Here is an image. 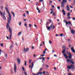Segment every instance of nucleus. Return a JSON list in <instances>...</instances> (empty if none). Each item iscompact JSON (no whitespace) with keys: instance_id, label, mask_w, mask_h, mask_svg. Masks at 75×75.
<instances>
[{"instance_id":"52","label":"nucleus","mask_w":75,"mask_h":75,"mask_svg":"<svg viewBox=\"0 0 75 75\" xmlns=\"http://www.w3.org/2000/svg\"><path fill=\"white\" fill-rule=\"evenodd\" d=\"M40 56H41L42 57H44V56H45V55L44 54L42 55H41Z\"/></svg>"},{"instance_id":"22","label":"nucleus","mask_w":75,"mask_h":75,"mask_svg":"<svg viewBox=\"0 0 75 75\" xmlns=\"http://www.w3.org/2000/svg\"><path fill=\"white\" fill-rule=\"evenodd\" d=\"M3 17L4 20H6V17H5V16H4V15H3Z\"/></svg>"},{"instance_id":"49","label":"nucleus","mask_w":75,"mask_h":75,"mask_svg":"<svg viewBox=\"0 0 75 75\" xmlns=\"http://www.w3.org/2000/svg\"><path fill=\"white\" fill-rule=\"evenodd\" d=\"M36 8L37 10H38V11H39V8Z\"/></svg>"},{"instance_id":"15","label":"nucleus","mask_w":75,"mask_h":75,"mask_svg":"<svg viewBox=\"0 0 75 75\" xmlns=\"http://www.w3.org/2000/svg\"><path fill=\"white\" fill-rule=\"evenodd\" d=\"M67 0H62V1L61 2L62 3H67Z\"/></svg>"},{"instance_id":"36","label":"nucleus","mask_w":75,"mask_h":75,"mask_svg":"<svg viewBox=\"0 0 75 75\" xmlns=\"http://www.w3.org/2000/svg\"><path fill=\"white\" fill-rule=\"evenodd\" d=\"M19 25H21V22H19Z\"/></svg>"},{"instance_id":"44","label":"nucleus","mask_w":75,"mask_h":75,"mask_svg":"<svg viewBox=\"0 0 75 75\" xmlns=\"http://www.w3.org/2000/svg\"><path fill=\"white\" fill-rule=\"evenodd\" d=\"M45 52H45V51H43V53L44 54H45Z\"/></svg>"},{"instance_id":"64","label":"nucleus","mask_w":75,"mask_h":75,"mask_svg":"<svg viewBox=\"0 0 75 75\" xmlns=\"http://www.w3.org/2000/svg\"><path fill=\"white\" fill-rule=\"evenodd\" d=\"M33 57H35V54H34L33 55Z\"/></svg>"},{"instance_id":"12","label":"nucleus","mask_w":75,"mask_h":75,"mask_svg":"<svg viewBox=\"0 0 75 75\" xmlns=\"http://www.w3.org/2000/svg\"><path fill=\"white\" fill-rule=\"evenodd\" d=\"M29 50V48H28L25 50H23V51H25V52H27V51H28Z\"/></svg>"},{"instance_id":"21","label":"nucleus","mask_w":75,"mask_h":75,"mask_svg":"<svg viewBox=\"0 0 75 75\" xmlns=\"http://www.w3.org/2000/svg\"><path fill=\"white\" fill-rule=\"evenodd\" d=\"M11 13L13 14V17H15V14L13 12V11H11Z\"/></svg>"},{"instance_id":"55","label":"nucleus","mask_w":75,"mask_h":75,"mask_svg":"<svg viewBox=\"0 0 75 75\" xmlns=\"http://www.w3.org/2000/svg\"><path fill=\"white\" fill-rule=\"evenodd\" d=\"M38 39V38H37L35 40V41H36V42H37V39Z\"/></svg>"},{"instance_id":"34","label":"nucleus","mask_w":75,"mask_h":75,"mask_svg":"<svg viewBox=\"0 0 75 75\" xmlns=\"http://www.w3.org/2000/svg\"><path fill=\"white\" fill-rule=\"evenodd\" d=\"M49 42L50 44H52V42L51 41H49Z\"/></svg>"},{"instance_id":"29","label":"nucleus","mask_w":75,"mask_h":75,"mask_svg":"<svg viewBox=\"0 0 75 75\" xmlns=\"http://www.w3.org/2000/svg\"><path fill=\"white\" fill-rule=\"evenodd\" d=\"M31 61H32V60L29 59V64H31Z\"/></svg>"},{"instance_id":"38","label":"nucleus","mask_w":75,"mask_h":75,"mask_svg":"<svg viewBox=\"0 0 75 75\" xmlns=\"http://www.w3.org/2000/svg\"><path fill=\"white\" fill-rule=\"evenodd\" d=\"M12 47H13V45H12L10 47V49H11L12 48Z\"/></svg>"},{"instance_id":"39","label":"nucleus","mask_w":75,"mask_h":75,"mask_svg":"<svg viewBox=\"0 0 75 75\" xmlns=\"http://www.w3.org/2000/svg\"><path fill=\"white\" fill-rule=\"evenodd\" d=\"M29 27H31V24H29Z\"/></svg>"},{"instance_id":"60","label":"nucleus","mask_w":75,"mask_h":75,"mask_svg":"<svg viewBox=\"0 0 75 75\" xmlns=\"http://www.w3.org/2000/svg\"><path fill=\"white\" fill-rule=\"evenodd\" d=\"M34 46H33L32 47V49H34Z\"/></svg>"},{"instance_id":"63","label":"nucleus","mask_w":75,"mask_h":75,"mask_svg":"<svg viewBox=\"0 0 75 75\" xmlns=\"http://www.w3.org/2000/svg\"><path fill=\"white\" fill-rule=\"evenodd\" d=\"M26 13H27L28 14V13H29V12H28V11H27L26 12Z\"/></svg>"},{"instance_id":"7","label":"nucleus","mask_w":75,"mask_h":75,"mask_svg":"<svg viewBox=\"0 0 75 75\" xmlns=\"http://www.w3.org/2000/svg\"><path fill=\"white\" fill-rule=\"evenodd\" d=\"M42 75V72H40V71H39L38 73L36 74H35L34 73H33V75Z\"/></svg>"},{"instance_id":"47","label":"nucleus","mask_w":75,"mask_h":75,"mask_svg":"<svg viewBox=\"0 0 75 75\" xmlns=\"http://www.w3.org/2000/svg\"><path fill=\"white\" fill-rule=\"evenodd\" d=\"M60 36H63V34H61L60 35Z\"/></svg>"},{"instance_id":"56","label":"nucleus","mask_w":75,"mask_h":75,"mask_svg":"<svg viewBox=\"0 0 75 75\" xmlns=\"http://www.w3.org/2000/svg\"><path fill=\"white\" fill-rule=\"evenodd\" d=\"M42 42H43V45H45V42H44V41H43Z\"/></svg>"},{"instance_id":"28","label":"nucleus","mask_w":75,"mask_h":75,"mask_svg":"<svg viewBox=\"0 0 75 75\" xmlns=\"http://www.w3.org/2000/svg\"><path fill=\"white\" fill-rule=\"evenodd\" d=\"M58 10H60V6H59L57 7Z\"/></svg>"},{"instance_id":"5","label":"nucleus","mask_w":75,"mask_h":75,"mask_svg":"<svg viewBox=\"0 0 75 75\" xmlns=\"http://www.w3.org/2000/svg\"><path fill=\"white\" fill-rule=\"evenodd\" d=\"M67 61L68 62H70L72 64H74V62L73 61V60L72 59L70 60L69 59H67Z\"/></svg>"},{"instance_id":"27","label":"nucleus","mask_w":75,"mask_h":75,"mask_svg":"<svg viewBox=\"0 0 75 75\" xmlns=\"http://www.w3.org/2000/svg\"><path fill=\"white\" fill-rule=\"evenodd\" d=\"M42 71V68H41L39 70V71Z\"/></svg>"},{"instance_id":"59","label":"nucleus","mask_w":75,"mask_h":75,"mask_svg":"<svg viewBox=\"0 0 75 75\" xmlns=\"http://www.w3.org/2000/svg\"><path fill=\"white\" fill-rule=\"evenodd\" d=\"M68 23H69V24H70V25H71V23L70 22H69Z\"/></svg>"},{"instance_id":"30","label":"nucleus","mask_w":75,"mask_h":75,"mask_svg":"<svg viewBox=\"0 0 75 75\" xmlns=\"http://www.w3.org/2000/svg\"><path fill=\"white\" fill-rule=\"evenodd\" d=\"M22 69L24 71H25V69H24V67H22Z\"/></svg>"},{"instance_id":"43","label":"nucleus","mask_w":75,"mask_h":75,"mask_svg":"<svg viewBox=\"0 0 75 75\" xmlns=\"http://www.w3.org/2000/svg\"><path fill=\"white\" fill-rule=\"evenodd\" d=\"M1 47H3V43H2L1 44Z\"/></svg>"},{"instance_id":"53","label":"nucleus","mask_w":75,"mask_h":75,"mask_svg":"<svg viewBox=\"0 0 75 75\" xmlns=\"http://www.w3.org/2000/svg\"><path fill=\"white\" fill-rule=\"evenodd\" d=\"M24 25H25V27H26V26H27V24H24Z\"/></svg>"},{"instance_id":"61","label":"nucleus","mask_w":75,"mask_h":75,"mask_svg":"<svg viewBox=\"0 0 75 75\" xmlns=\"http://www.w3.org/2000/svg\"><path fill=\"white\" fill-rule=\"evenodd\" d=\"M38 2H36V6H37L38 4Z\"/></svg>"},{"instance_id":"58","label":"nucleus","mask_w":75,"mask_h":75,"mask_svg":"<svg viewBox=\"0 0 75 75\" xmlns=\"http://www.w3.org/2000/svg\"><path fill=\"white\" fill-rule=\"evenodd\" d=\"M7 38V40H9V38H8V37H6Z\"/></svg>"},{"instance_id":"14","label":"nucleus","mask_w":75,"mask_h":75,"mask_svg":"<svg viewBox=\"0 0 75 75\" xmlns=\"http://www.w3.org/2000/svg\"><path fill=\"white\" fill-rule=\"evenodd\" d=\"M10 20H11V19H9V18H8V24L10 23Z\"/></svg>"},{"instance_id":"37","label":"nucleus","mask_w":75,"mask_h":75,"mask_svg":"<svg viewBox=\"0 0 75 75\" xmlns=\"http://www.w3.org/2000/svg\"><path fill=\"white\" fill-rule=\"evenodd\" d=\"M43 0H39V2H42V1H43Z\"/></svg>"},{"instance_id":"54","label":"nucleus","mask_w":75,"mask_h":75,"mask_svg":"<svg viewBox=\"0 0 75 75\" xmlns=\"http://www.w3.org/2000/svg\"><path fill=\"white\" fill-rule=\"evenodd\" d=\"M69 29L70 30H71V27L70 26H69Z\"/></svg>"},{"instance_id":"8","label":"nucleus","mask_w":75,"mask_h":75,"mask_svg":"<svg viewBox=\"0 0 75 75\" xmlns=\"http://www.w3.org/2000/svg\"><path fill=\"white\" fill-rule=\"evenodd\" d=\"M61 8H63L64 7V3H63L62 2H61Z\"/></svg>"},{"instance_id":"32","label":"nucleus","mask_w":75,"mask_h":75,"mask_svg":"<svg viewBox=\"0 0 75 75\" xmlns=\"http://www.w3.org/2000/svg\"><path fill=\"white\" fill-rule=\"evenodd\" d=\"M24 74L25 75H27V73L26 71H25L24 72Z\"/></svg>"},{"instance_id":"31","label":"nucleus","mask_w":75,"mask_h":75,"mask_svg":"<svg viewBox=\"0 0 75 75\" xmlns=\"http://www.w3.org/2000/svg\"><path fill=\"white\" fill-rule=\"evenodd\" d=\"M11 73L12 74H13V70L11 69Z\"/></svg>"},{"instance_id":"9","label":"nucleus","mask_w":75,"mask_h":75,"mask_svg":"<svg viewBox=\"0 0 75 75\" xmlns=\"http://www.w3.org/2000/svg\"><path fill=\"white\" fill-rule=\"evenodd\" d=\"M69 57H68V58H69V59H71L72 58V55H71V53H69Z\"/></svg>"},{"instance_id":"2","label":"nucleus","mask_w":75,"mask_h":75,"mask_svg":"<svg viewBox=\"0 0 75 75\" xmlns=\"http://www.w3.org/2000/svg\"><path fill=\"white\" fill-rule=\"evenodd\" d=\"M8 29L9 31V32L11 33V34H12V30H11V28L10 26H9V24H8V23H7L6 24V28L7 29H8Z\"/></svg>"},{"instance_id":"23","label":"nucleus","mask_w":75,"mask_h":75,"mask_svg":"<svg viewBox=\"0 0 75 75\" xmlns=\"http://www.w3.org/2000/svg\"><path fill=\"white\" fill-rule=\"evenodd\" d=\"M21 32H19L18 34V36H20L21 35Z\"/></svg>"},{"instance_id":"4","label":"nucleus","mask_w":75,"mask_h":75,"mask_svg":"<svg viewBox=\"0 0 75 75\" xmlns=\"http://www.w3.org/2000/svg\"><path fill=\"white\" fill-rule=\"evenodd\" d=\"M52 27H53V28L52 29V30H54V29L55 28V26H54V25H52V24L50 25V27L49 26H47V27H46L47 28V30H50V28H52Z\"/></svg>"},{"instance_id":"11","label":"nucleus","mask_w":75,"mask_h":75,"mask_svg":"<svg viewBox=\"0 0 75 75\" xmlns=\"http://www.w3.org/2000/svg\"><path fill=\"white\" fill-rule=\"evenodd\" d=\"M66 8H67V10L68 11H69V10H69V5H67V6L66 7Z\"/></svg>"},{"instance_id":"57","label":"nucleus","mask_w":75,"mask_h":75,"mask_svg":"<svg viewBox=\"0 0 75 75\" xmlns=\"http://www.w3.org/2000/svg\"><path fill=\"white\" fill-rule=\"evenodd\" d=\"M64 22L65 23H66L67 22V21H66V20H64Z\"/></svg>"},{"instance_id":"26","label":"nucleus","mask_w":75,"mask_h":75,"mask_svg":"<svg viewBox=\"0 0 75 75\" xmlns=\"http://www.w3.org/2000/svg\"><path fill=\"white\" fill-rule=\"evenodd\" d=\"M70 12H69L68 13L67 16H70Z\"/></svg>"},{"instance_id":"1","label":"nucleus","mask_w":75,"mask_h":75,"mask_svg":"<svg viewBox=\"0 0 75 75\" xmlns=\"http://www.w3.org/2000/svg\"><path fill=\"white\" fill-rule=\"evenodd\" d=\"M62 49L63 50L62 51V53L63 54V55L64 57H66V59H68V56H67V54L65 53V50H66V47L64 46H63L62 47Z\"/></svg>"},{"instance_id":"48","label":"nucleus","mask_w":75,"mask_h":75,"mask_svg":"<svg viewBox=\"0 0 75 75\" xmlns=\"http://www.w3.org/2000/svg\"><path fill=\"white\" fill-rule=\"evenodd\" d=\"M38 11V13H41V11H40V10H39V11Z\"/></svg>"},{"instance_id":"46","label":"nucleus","mask_w":75,"mask_h":75,"mask_svg":"<svg viewBox=\"0 0 75 75\" xmlns=\"http://www.w3.org/2000/svg\"><path fill=\"white\" fill-rule=\"evenodd\" d=\"M67 54H69H69H70V53H69V52H68V51H67Z\"/></svg>"},{"instance_id":"40","label":"nucleus","mask_w":75,"mask_h":75,"mask_svg":"<svg viewBox=\"0 0 75 75\" xmlns=\"http://www.w3.org/2000/svg\"><path fill=\"white\" fill-rule=\"evenodd\" d=\"M49 22H51V19H49Z\"/></svg>"},{"instance_id":"51","label":"nucleus","mask_w":75,"mask_h":75,"mask_svg":"<svg viewBox=\"0 0 75 75\" xmlns=\"http://www.w3.org/2000/svg\"><path fill=\"white\" fill-rule=\"evenodd\" d=\"M43 74H45V71H44L43 72Z\"/></svg>"},{"instance_id":"19","label":"nucleus","mask_w":75,"mask_h":75,"mask_svg":"<svg viewBox=\"0 0 75 75\" xmlns=\"http://www.w3.org/2000/svg\"><path fill=\"white\" fill-rule=\"evenodd\" d=\"M31 64H32V66L31 67V69H32L33 68V66H34V62H32L31 63Z\"/></svg>"},{"instance_id":"10","label":"nucleus","mask_w":75,"mask_h":75,"mask_svg":"<svg viewBox=\"0 0 75 75\" xmlns=\"http://www.w3.org/2000/svg\"><path fill=\"white\" fill-rule=\"evenodd\" d=\"M71 50L72 52H73V53H75V50H74V47H71Z\"/></svg>"},{"instance_id":"35","label":"nucleus","mask_w":75,"mask_h":75,"mask_svg":"<svg viewBox=\"0 0 75 75\" xmlns=\"http://www.w3.org/2000/svg\"><path fill=\"white\" fill-rule=\"evenodd\" d=\"M5 15H6V12L5 11L4 12V14H3V16H5Z\"/></svg>"},{"instance_id":"45","label":"nucleus","mask_w":75,"mask_h":75,"mask_svg":"<svg viewBox=\"0 0 75 75\" xmlns=\"http://www.w3.org/2000/svg\"><path fill=\"white\" fill-rule=\"evenodd\" d=\"M23 16H24V17H26V16H25V13L23 14Z\"/></svg>"},{"instance_id":"33","label":"nucleus","mask_w":75,"mask_h":75,"mask_svg":"<svg viewBox=\"0 0 75 75\" xmlns=\"http://www.w3.org/2000/svg\"><path fill=\"white\" fill-rule=\"evenodd\" d=\"M67 68H68L69 69H71V67L70 66L68 67Z\"/></svg>"},{"instance_id":"41","label":"nucleus","mask_w":75,"mask_h":75,"mask_svg":"<svg viewBox=\"0 0 75 75\" xmlns=\"http://www.w3.org/2000/svg\"><path fill=\"white\" fill-rule=\"evenodd\" d=\"M50 11H51V12H53V11H54V10H53V9H51L50 10Z\"/></svg>"},{"instance_id":"13","label":"nucleus","mask_w":75,"mask_h":75,"mask_svg":"<svg viewBox=\"0 0 75 75\" xmlns=\"http://www.w3.org/2000/svg\"><path fill=\"white\" fill-rule=\"evenodd\" d=\"M71 68H72L73 69H75V66L74 65H71Z\"/></svg>"},{"instance_id":"17","label":"nucleus","mask_w":75,"mask_h":75,"mask_svg":"<svg viewBox=\"0 0 75 75\" xmlns=\"http://www.w3.org/2000/svg\"><path fill=\"white\" fill-rule=\"evenodd\" d=\"M71 34H74L75 33V31H74V30H72L71 31Z\"/></svg>"},{"instance_id":"18","label":"nucleus","mask_w":75,"mask_h":75,"mask_svg":"<svg viewBox=\"0 0 75 75\" xmlns=\"http://www.w3.org/2000/svg\"><path fill=\"white\" fill-rule=\"evenodd\" d=\"M62 12L63 13V15H64V16H65V15L66 14V13H65V11H64V10H62Z\"/></svg>"},{"instance_id":"50","label":"nucleus","mask_w":75,"mask_h":75,"mask_svg":"<svg viewBox=\"0 0 75 75\" xmlns=\"http://www.w3.org/2000/svg\"><path fill=\"white\" fill-rule=\"evenodd\" d=\"M72 20H75V18L74 17L72 18Z\"/></svg>"},{"instance_id":"62","label":"nucleus","mask_w":75,"mask_h":75,"mask_svg":"<svg viewBox=\"0 0 75 75\" xmlns=\"http://www.w3.org/2000/svg\"><path fill=\"white\" fill-rule=\"evenodd\" d=\"M42 59L44 60V61H45V59H44V57H43L42 58Z\"/></svg>"},{"instance_id":"3","label":"nucleus","mask_w":75,"mask_h":75,"mask_svg":"<svg viewBox=\"0 0 75 75\" xmlns=\"http://www.w3.org/2000/svg\"><path fill=\"white\" fill-rule=\"evenodd\" d=\"M5 10H6L7 13H8V14L9 15V18H9L10 19H11V15L10 14V13L9 12V11L8 10V8H7V7L6 6L5 7Z\"/></svg>"},{"instance_id":"25","label":"nucleus","mask_w":75,"mask_h":75,"mask_svg":"<svg viewBox=\"0 0 75 75\" xmlns=\"http://www.w3.org/2000/svg\"><path fill=\"white\" fill-rule=\"evenodd\" d=\"M12 36V35L11 34V35H10L9 36V39L10 40H11V36Z\"/></svg>"},{"instance_id":"24","label":"nucleus","mask_w":75,"mask_h":75,"mask_svg":"<svg viewBox=\"0 0 75 75\" xmlns=\"http://www.w3.org/2000/svg\"><path fill=\"white\" fill-rule=\"evenodd\" d=\"M24 62H25L24 65H27V62H26V61H25V60H24Z\"/></svg>"},{"instance_id":"6","label":"nucleus","mask_w":75,"mask_h":75,"mask_svg":"<svg viewBox=\"0 0 75 75\" xmlns=\"http://www.w3.org/2000/svg\"><path fill=\"white\" fill-rule=\"evenodd\" d=\"M14 69L15 73H16L17 72V67H16V64H15L14 65Z\"/></svg>"},{"instance_id":"20","label":"nucleus","mask_w":75,"mask_h":75,"mask_svg":"<svg viewBox=\"0 0 75 75\" xmlns=\"http://www.w3.org/2000/svg\"><path fill=\"white\" fill-rule=\"evenodd\" d=\"M0 14L1 16H3V12H2L1 11H0Z\"/></svg>"},{"instance_id":"16","label":"nucleus","mask_w":75,"mask_h":75,"mask_svg":"<svg viewBox=\"0 0 75 75\" xmlns=\"http://www.w3.org/2000/svg\"><path fill=\"white\" fill-rule=\"evenodd\" d=\"M17 61H18V62L19 64H20V60L19 59L17 58Z\"/></svg>"},{"instance_id":"42","label":"nucleus","mask_w":75,"mask_h":75,"mask_svg":"<svg viewBox=\"0 0 75 75\" xmlns=\"http://www.w3.org/2000/svg\"><path fill=\"white\" fill-rule=\"evenodd\" d=\"M66 25H68V22H66Z\"/></svg>"}]
</instances>
